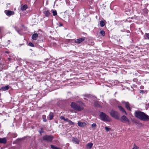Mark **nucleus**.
Here are the masks:
<instances>
[{
  "label": "nucleus",
  "mask_w": 149,
  "mask_h": 149,
  "mask_svg": "<svg viewBox=\"0 0 149 149\" xmlns=\"http://www.w3.org/2000/svg\"><path fill=\"white\" fill-rule=\"evenodd\" d=\"M27 5H21V8L22 10H25L27 8Z\"/></svg>",
  "instance_id": "f3484780"
},
{
  "label": "nucleus",
  "mask_w": 149,
  "mask_h": 149,
  "mask_svg": "<svg viewBox=\"0 0 149 149\" xmlns=\"http://www.w3.org/2000/svg\"><path fill=\"white\" fill-rule=\"evenodd\" d=\"M72 141L74 143L79 144V140L77 138L74 137H72Z\"/></svg>",
  "instance_id": "9b49d317"
},
{
  "label": "nucleus",
  "mask_w": 149,
  "mask_h": 149,
  "mask_svg": "<svg viewBox=\"0 0 149 149\" xmlns=\"http://www.w3.org/2000/svg\"><path fill=\"white\" fill-rule=\"evenodd\" d=\"M8 59H9V60L10 61V58H8Z\"/></svg>",
  "instance_id": "ea45409f"
},
{
  "label": "nucleus",
  "mask_w": 149,
  "mask_h": 149,
  "mask_svg": "<svg viewBox=\"0 0 149 149\" xmlns=\"http://www.w3.org/2000/svg\"><path fill=\"white\" fill-rule=\"evenodd\" d=\"M60 119L61 120H63L64 121H67L68 120V119H65L64 118V117L63 116H61L60 117Z\"/></svg>",
  "instance_id": "a878e982"
},
{
  "label": "nucleus",
  "mask_w": 149,
  "mask_h": 149,
  "mask_svg": "<svg viewBox=\"0 0 149 149\" xmlns=\"http://www.w3.org/2000/svg\"><path fill=\"white\" fill-rule=\"evenodd\" d=\"M63 26V24H60V25H59V26Z\"/></svg>",
  "instance_id": "4c0bfd02"
},
{
  "label": "nucleus",
  "mask_w": 149,
  "mask_h": 149,
  "mask_svg": "<svg viewBox=\"0 0 149 149\" xmlns=\"http://www.w3.org/2000/svg\"><path fill=\"white\" fill-rule=\"evenodd\" d=\"M123 103H124L125 105V107L126 108V109L128 110L131 111V109L130 107V104L128 102H125L123 101V102H122Z\"/></svg>",
  "instance_id": "1a4fd4ad"
},
{
  "label": "nucleus",
  "mask_w": 149,
  "mask_h": 149,
  "mask_svg": "<svg viewBox=\"0 0 149 149\" xmlns=\"http://www.w3.org/2000/svg\"><path fill=\"white\" fill-rule=\"evenodd\" d=\"M105 20L101 21L100 22V24L101 27H103L105 25Z\"/></svg>",
  "instance_id": "a211bd4d"
},
{
  "label": "nucleus",
  "mask_w": 149,
  "mask_h": 149,
  "mask_svg": "<svg viewBox=\"0 0 149 149\" xmlns=\"http://www.w3.org/2000/svg\"><path fill=\"white\" fill-rule=\"evenodd\" d=\"M100 117L101 119L104 121H108L109 119V117L105 113L101 112L100 115Z\"/></svg>",
  "instance_id": "20e7f679"
},
{
  "label": "nucleus",
  "mask_w": 149,
  "mask_h": 149,
  "mask_svg": "<svg viewBox=\"0 0 149 149\" xmlns=\"http://www.w3.org/2000/svg\"><path fill=\"white\" fill-rule=\"evenodd\" d=\"M144 93V91L143 90H140V93Z\"/></svg>",
  "instance_id": "72a5a7b5"
},
{
  "label": "nucleus",
  "mask_w": 149,
  "mask_h": 149,
  "mask_svg": "<svg viewBox=\"0 0 149 149\" xmlns=\"http://www.w3.org/2000/svg\"><path fill=\"white\" fill-rule=\"evenodd\" d=\"M43 121L44 122H46L47 121V120L45 118H44L43 119Z\"/></svg>",
  "instance_id": "f704fd0d"
},
{
  "label": "nucleus",
  "mask_w": 149,
  "mask_h": 149,
  "mask_svg": "<svg viewBox=\"0 0 149 149\" xmlns=\"http://www.w3.org/2000/svg\"><path fill=\"white\" fill-rule=\"evenodd\" d=\"M43 13L45 15L46 17H49L50 16H52V15H51L49 11L48 10H44L43 12Z\"/></svg>",
  "instance_id": "9d476101"
},
{
  "label": "nucleus",
  "mask_w": 149,
  "mask_h": 149,
  "mask_svg": "<svg viewBox=\"0 0 149 149\" xmlns=\"http://www.w3.org/2000/svg\"><path fill=\"white\" fill-rule=\"evenodd\" d=\"M3 66L2 64L0 63V71L3 68Z\"/></svg>",
  "instance_id": "cd10ccee"
},
{
  "label": "nucleus",
  "mask_w": 149,
  "mask_h": 149,
  "mask_svg": "<svg viewBox=\"0 0 149 149\" xmlns=\"http://www.w3.org/2000/svg\"><path fill=\"white\" fill-rule=\"evenodd\" d=\"M93 145V143H88L87 145V148H89L90 149L91 148Z\"/></svg>",
  "instance_id": "412c9836"
},
{
  "label": "nucleus",
  "mask_w": 149,
  "mask_h": 149,
  "mask_svg": "<svg viewBox=\"0 0 149 149\" xmlns=\"http://www.w3.org/2000/svg\"><path fill=\"white\" fill-rule=\"evenodd\" d=\"M67 121L69 123V124L70 125H74V123L70 120L68 119Z\"/></svg>",
  "instance_id": "4be33fe9"
},
{
  "label": "nucleus",
  "mask_w": 149,
  "mask_h": 149,
  "mask_svg": "<svg viewBox=\"0 0 149 149\" xmlns=\"http://www.w3.org/2000/svg\"><path fill=\"white\" fill-rule=\"evenodd\" d=\"M84 106V104L81 102H79L77 103L72 102L71 104L72 108L79 111L83 109Z\"/></svg>",
  "instance_id": "f03ea898"
},
{
  "label": "nucleus",
  "mask_w": 149,
  "mask_h": 149,
  "mask_svg": "<svg viewBox=\"0 0 149 149\" xmlns=\"http://www.w3.org/2000/svg\"><path fill=\"white\" fill-rule=\"evenodd\" d=\"M100 33L103 36H105V32L103 30L101 31L100 32Z\"/></svg>",
  "instance_id": "5701e85b"
},
{
  "label": "nucleus",
  "mask_w": 149,
  "mask_h": 149,
  "mask_svg": "<svg viewBox=\"0 0 149 149\" xmlns=\"http://www.w3.org/2000/svg\"><path fill=\"white\" fill-rule=\"evenodd\" d=\"M39 132L40 134H42L44 132V131L42 129H41L40 130H39Z\"/></svg>",
  "instance_id": "c756f323"
},
{
  "label": "nucleus",
  "mask_w": 149,
  "mask_h": 149,
  "mask_svg": "<svg viewBox=\"0 0 149 149\" xmlns=\"http://www.w3.org/2000/svg\"><path fill=\"white\" fill-rule=\"evenodd\" d=\"M144 38L145 39H149V33H146L144 36Z\"/></svg>",
  "instance_id": "6ab92c4d"
},
{
  "label": "nucleus",
  "mask_w": 149,
  "mask_h": 149,
  "mask_svg": "<svg viewBox=\"0 0 149 149\" xmlns=\"http://www.w3.org/2000/svg\"><path fill=\"white\" fill-rule=\"evenodd\" d=\"M94 43L92 40L89 41V45H94Z\"/></svg>",
  "instance_id": "393cba45"
},
{
  "label": "nucleus",
  "mask_w": 149,
  "mask_h": 149,
  "mask_svg": "<svg viewBox=\"0 0 149 149\" xmlns=\"http://www.w3.org/2000/svg\"><path fill=\"white\" fill-rule=\"evenodd\" d=\"M6 15L8 16H10L14 14V13L13 11H11L9 10H5L4 11Z\"/></svg>",
  "instance_id": "6e6552de"
},
{
  "label": "nucleus",
  "mask_w": 149,
  "mask_h": 149,
  "mask_svg": "<svg viewBox=\"0 0 149 149\" xmlns=\"http://www.w3.org/2000/svg\"><path fill=\"white\" fill-rule=\"evenodd\" d=\"M96 126V125L95 123H93L92 125V127H95Z\"/></svg>",
  "instance_id": "473e14b6"
},
{
  "label": "nucleus",
  "mask_w": 149,
  "mask_h": 149,
  "mask_svg": "<svg viewBox=\"0 0 149 149\" xmlns=\"http://www.w3.org/2000/svg\"><path fill=\"white\" fill-rule=\"evenodd\" d=\"M133 81L136 82L137 81V80L136 79H133Z\"/></svg>",
  "instance_id": "c9c22d12"
},
{
  "label": "nucleus",
  "mask_w": 149,
  "mask_h": 149,
  "mask_svg": "<svg viewBox=\"0 0 149 149\" xmlns=\"http://www.w3.org/2000/svg\"><path fill=\"white\" fill-rule=\"evenodd\" d=\"M52 13L54 16H55L57 15V13L56 10H52Z\"/></svg>",
  "instance_id": "b1692460"
},
{
  "label": "nucleus",
  "mask_w": 149,
  "mask_h": 149,
  "mask_svg": "<svg viewBox=\"0 0 149 149\" xmlns=\"http://www.w3.org/2000/svg\"><path fill=\"white\" fill-rule=\"evenodd\" d=\"M10 88V86L8 85H7L4 87H1L0 88V90L3 91H5L8 90Z\"/></svg>",
  "instance_id": "ddd939ff"
},
{
  "label": "nucleus",
  "mask_w": 149,
  "mask_h": 149,
  "mask_svg": "<svg viewBox=\"0 0 149 149\" xmlns=\"http://www.w3.org/2000/svg\"><path fill=\"white\" fill-rule=\"evenodd\" d=\"M132 149H139L135 145H134L133 148Z\"/></svg>",
  "instance_id": "2f4dec72"
},
{
  "label": "nucleus",
  "mask_w": 149,
  "mask_h": 149,
  "mask_svg": "<svg viewBox=\"0 0 149 149\" xmlns=\"http://www.w3.org/2000/svg\"><path fill=\"white\" fill-rule=\"evenodd\" d=\"M43 138L44 141L51 142L53 139V137L50 136L46 135L44 136Z\"/></svg>",
  "instance_id": "39448f33"
},
{
  "label": "nucleus",
  "mask_w": 149,
  "mask_h": 149,
  "mask_svg": "<svg viewBox=\"0 0 149 149\" xmlns=\"http://www.w3.org/2000/svg\"><path fill=\"white\" fill-rule=\"evenodd\" d=\"M110 114L112 117L114 118L117 120H119V114L117 111L112 110L110 112Z\"/></svg>",
  "instance_id": "7ed1b4c3"
},
{
  "label": "nucleus",
  "mask_w": 149,
  "mask_h": 149,
  "mask_svg": "<svg viewBox=\"0 0 149 149\" xmlns=\"http://www.w3.org/2000/svg\"><path fill=\"white\" fill-rule=\"evenodd\" d=\"M144 88V86H140V88L141 89H143Z\"/></svg>",
  "instance_id": "e433bc0d"
},
{
  "label": "nucleus",
  "mask_w": 149,
  "mask_h": 149,
  "mask_svg": "<svg viewBox=\"0 0 149 149\" xmlns=\"http://www.w3.org/2000/svg\"><path fill=\"white\" fill-rule=\"evenodd\" d=\"M38 35L37 33H34L32 36V38L33 40H36L37 39Z\"/></svg>",
  "instance_id": "dca6fc26"
},
{
  "label": "nucleus",
  "mask_w": 149,
  "mask_h": 149,
  "mask_svg": "<svg viewBox=\"0 0 149 149\" xmlns=\"http://www.w3.org/2000/svg\"><path fill=\"white\" fill-rule=\"evenodd\" d=\"M7 140L6 138H0V143L5 144Z\"/></svg>",
  "instance_id": "f8f14e48"
},
{
  "label": "nucleus",
  "mask_w": 149,
  "mask_h": 149,
  "mask_svg": "<svg viewBox=\"0 0 149 149\" xmlns=\"http://www.w3.org/2000/svg\"><path fill=\"white\" fill-rule=\"evenodd\" d=\"M29 46L32 47H34V45L31 42H29Z\"/></svg>",
  "instance_id": "7c9ffc66"
},
{
  "label": "nucleus",
  "mask_w": 149,
  "mask_h": 149,
  "mask_svg": "<svg viewBox=\"0 0 149 149\" xmlns=\"http://www.w3.org/2000/svg\"><path fill=\"white\" fill-rule=\"evenodd\" d=\"M119 119L123 123L129 122L128 118L125 115L123 116Z\"/></svg>",
  "instance_id": "423d86ee"
},
{
  "label": "nucleus",
  "mask_w": 149,
  "mask_h": 149,
  "mask_svg": "<svg viewBox=\"0 0 149 149\" xmlns=\"http://www.w3.org/2000/svg\"><path fill=\"white\" fill-rule=\"evenodd\" d=\"M105 129L106 131L108 132L111 130V128H108L106 126L105 127Z\"/></svg>",
  "instance_id": "c85d7f7f"
},
{
  "label": "nucleus",
  "mask_w": 149,
  "mask_h": 149,
  "mask_svg": "<svg viewBox=\"0 0 149 149\" xmlns=\"http://www.w3.org/2000/svg\"><path fill=\"white\" fill-rule=\"evenodd\" d=\"M85 40V37H83L81 38H79V39L75 40L74 42L76 43L79 44L84 41Z\"/></svg>",
  "instance_id": "0eeeda50"
},
{
  "label": "nucleus",
  "mask_w": 149,
  "mask_h": 149,
  "mask_svg": "<svg viewBox=\"0 0 149 149\" xmlns=\"http://www.w3.org/2000/svg\"><path fill=\"white\" fill-rule=\"evenodd\" d=\"M84 123L78 121L77 123L78 125L80 127H83L84 126Z\"/></svg>",
  "instance_id": "aec40b11"
},
{
  "label": "nucleus",
  "mask_w": 149,
  "mask_h": 149,
  "mask_svg": "<svg viewBox=\"0 0 149 149\" xmlns=\"http://www.w3.org/2000/svg\"><path fill=\"white\" fill-rule=\"evenodd\" d=\"M118 107L119 109L122 112H124L125 113V114L126 115H127V113L125 111V110L124 109V108L122 107L121 106H118Z\"/></svg>",
  "instance_id": "2eb2a0df"
},
{
  "label": "nucleus",
  "mask_w": 149,
  "mask_h": 149,
  "mask_svg": "<svg viewBox=\"0 0 149 149\" xmlns=\"http://www.w3.org/2000/svg\"><path fill=\"white\" fill-rule=\"evenodd\" d=\"M134 115L137 118L141 120L148 121L149 120V116L145 113L140 111L135 112Z\"/></svg>",
  "instance_id": "f257e3e1"
},
{
  "label": "nucleus",
  "mask_w": 149,
  "mask_h": 149,
  "mask_svg": "<svg viewBox=\"0 0 149 149\" xmlns=\"http://www.w3.org/2000/svg\"><path fill=\"white\" fill-rule=\"evenodd\" d=\"M51 148L52 149H61V148H58L57 147H56L53 145H51Z\"/></svg>",
  "instance_id": "bb28decb"
},
{
  "label": "nucleus",
  "mask_w": 149,
  "mask_h": 149,
  "mask_svg": "<svg viewBox=\"0 0 149 149\" xmlns=\"http://www.w3.org/2000/svg\"><path fill=\"white\" fill-rule=\"evenodd\" d=\"M10 42V40H8V44H9V43Z\"/></svg>",
  "instance_id": "58836bf2"
},
{
  "label": "nucleus",
  "mask_w": 149,
  "mask_h": 149,
  "mask_svg": "<svg viewBox=\"0 0 149 149\" xmlns=\"http://www.w3.org/2000/svg\"><path fill=\"white\" fill-rule=\"evenodd\" d=\"M54 117V114L52 112H50L49 116H48V119L49 120H52Z\"/></svg>",
  "instance_id": "4468645a"
}]
</instances>
